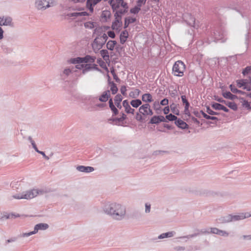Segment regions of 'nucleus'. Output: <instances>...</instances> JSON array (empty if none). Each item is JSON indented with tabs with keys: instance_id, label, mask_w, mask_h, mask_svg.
<instances>
[{
	"instance_id": "obj_1",
	"label": "nucleus",
	"mask_w": 251,
	"mask_h": 251,
	"mask_svg": "<svg viewBox=\"0 0 251 251\" xmlns=\"http://www.w3.org/2000/svg\"><path fill=\"white\" fill-rule=\"evenodd\" d=\"M103 210L105 213L117 220L123 219L126 212L124 206L116 202H106L103 206Z\"/></svg>"
},
{
	"instance_id": "obj_2",
	"label": "nucleus",
	"mask_w": 251,
	"mask_h": 251,
	"mask_svg": "<svg viewBox=\"0 0 251 251\" xmlns=\"http://www.w3.org/2000/svg\"><path fill=\"white\" fill-rule=\"evenodd\" d=\"M225 31L221 26H217L208 32L207 43L209 44L211 43L225 41L224 39Z\"/></svg>"
},
{
	"instance_id": "obj_3",
	"label": "nucleus",
	"mask_w": 251,
	"mask_h": 251,
	"mask_svg": "<svg viewBox=\"0 0 251 251\" xmlns=\"http://www.w3.org/2000/svg\"><path fill=\"white\" fill-rule=\"evenodd\" d=\"M108 39V36L106 34L103 33L101 36L100 37H97L94 40L93 43L95 45H92V48L94 51L97 53V50L101 49L105 44L106 42Z\"/></svg>"
},
{
	"instance_id": "obj_4",
	"label": "nucleus",
	"mask_w": 251,
	"mask_h": 251,
	"mask_svg": "<svg viewBox=\"0 0 251 251\" xmlns=\"http://www.w3.org/2000/svg\"><path fill=\"white\" fill-rule=\"evenodd\" d=\"M185 69L184 63L181 60L176 61L173 67L172 71L174 75L182 76L184 75V71Z\"/></svg>"
},
{
	"instance_id": "obj_5",
	"label": "nucleus",
	"mask_w": 251,
	"mask_h": 251,
	"mask_svg": "<svg viewBox=\"0 0 251 251\" xmlns=\"http://www.w3.org/2000/svg\"><path fill=\"white\" fill-rule=\"evenodd\" d=\"M98 97L93 96H88L82 99V102L86 106V109L88 111V108L92 106H95L97 101Z\"/></svg>"
},
{
	"instance_id": "obj_6",
	"label": "nucleus",
	"mask_w": 251,
	"mask_h": 251,
	"mask_svg": "<svg viewBox=\"0 0 251 251\" xmlns=\"http://www.w3.org/2000/svg\"><path fill=\"white\" fill-rule=\"evenodd\" d=\"M139 112L144 116H152L153 112L149 103H145L139 107Z\"/></svg>"
},
{
	"instance_id": "obj_7",
	"label": "nucleus",
	"mask_w": 251,
	"mask_h": 251,
	"mask_svg": "<svg viewBox=\"0 0 251 251\" xmlns=\"http://www.w3.org/2000/svg\"><path fill=\"white\" fill-rule=\"evenodd\" d=\"M14 26V23L12 22V19L9 16L0 17V26Z\"/></svg>"
},
{
	"instance_id": "obj_8",
	"label": "nucleus",
	"mask_w": 251,
	"mask_h": 251,
	"mask_svg": "<svg viewBox=\"0 0 251 251\" xmlns=\"http://www.w3.org/2000/svg\"><path fill=\"white\" fill-rule=\"evenodd\" d=\"M165 121V117L163 116L155 115L151 117L148 124L149 125L155 124L157 125L161 122H164Z\"/></svg>"
},
{
	"instance_id": "obj_9",
	"label": "nucleus",
	"mask_w": 251,
	"mask_h": 251,
	"mask_svg": "<svg viewBox=\"0 0 251 251\" xmlns=\"http://www.w3.org/2000/svg\"><path fill=\"white\" fill-rule=\"evenodd\" d=\"M251 215L249 213H241L238 215H232L230 214V221H237L241 220H243L247 218L251 217Z\"/></svg>"
},
{
	"instance_id": "obj_10",
	"label": "nucleus",
	"mask_w": 251,
	"mask_h": 251,
	"mask_svg": "<svg viewBox=\"0 0 251 251\" xmlns=\"http://www.w3.org/2000/svg\"><path fill=\"white\" fill-rule=\"evenodd\" d=\"M108 123L112 125H116L118 126H125L124 122L120 117H111L108 119Z\"/></svg>"
},
{
	"instance_id": "obj_11",
	"label": "nucleus",
	"mask_w": 251,
	"mask_h": 251,
	"mask_svg": "<svg viewBox=\"0 0 251 251\" xmlns=\"http://www.w3.org/2000/svg\"><path fill=\"white\" fill-rule=\"evenodd\" d=\"M76 72H77V71L76 70H74V67H72V69L69 68H66L60 74L61 78L62 80H65L70 75Z\"/></svg>"
},
{
	"instance_id": "obj_12",
	"label": "nucleus",
	"mask_w": 251,
	"mask_h": 251,
	"mask_svg": "<svg viewBox=\"0 0 251 251\" xmlns=\"http://www.w3.org/2000/svg\"><path fill=\"white\" fill-rule=\"evenodd\" d=\"M23 199H31L36 197L38 195V192L35 191V189L29 190L22 193Z\"/></svg>"
},
{
	"instance_id": "obj_13",
	"label": "nucleus",
	"mask_w": 251,
	"mask_h": 251,
	"mask_svg": "<svg viewBox=\"0 0 251 251\" xmlns=\"http://www.w3.org/2000/svg\"><path fill=\"white\" fill-rule=\"evenodd\" d=\"M9 44V41L4 38V39L2 41L0 44V47L2 50L5 53H8L11 51V49L8 47Z\"/></svg>"
},
{
	"instance_id": "obj_14",
	"label": "nucleus",
	"mask_w": 251,
	"mask_h": 251,
	"mask_svg": "<svg viewBox=\"0 0 251 251\" xmlns=\"http://www.w3.org/2000/svg\"><path fill=\"white\" fill-rule=\"evenodd\" d=\"M48 0H36L35 2L36 8L38 10H44L46 7Z\"/></svg>"
},
{
	"instance_id": "obj_15",
	"label": "nucleus",
	"mask_w": 251,
	"mask_h": 251,
	"mask_svg": "<svg viewBox=\"0 0 251 251\" xmlns=\"http://www.w3.org/2000/svg\"><path fill=\"white\" fill-rule=\"evenodd\" d=\"M76 169L79 172L85 173H89L95 170L94 168L93 167L83 165H78L76 166Z\"/></svg>"
},
{
	"instance_id": "obj_16",
	"label": "nucleus",
	"mask_w": 251,
	"mask_h": 251,
	"mask_svg": "<svg viewBox=\"0 0 251 251\" xmlns=\"http://www.w3.org/2000/svg\"><path fill=\"white\" fill-rule=\"evenodd\" d=\"M175 125L181 129H186L189 127V125L180 118H177L175 122Z\"/></svg>"
},
{
	"instance_id": "obj_17",
	"label": "nucleus",
	"mask_w": 251,
	"mask_h": 251,
	"mask_svg": "<svg viewBox=\"0 0 251 251\" xmlns=\"http://www.w3.org/2000/svg\"><path fill=\"white\" fill-rule=\"evenodd\" d=\"M122 25V21L114 20L112 23L111 28L113 30L116 31L117 33H119L121 31Z\"/></svg>"
},
{
	"instance_id": "obj_18",
	"label": "nucleus",
	"mask_w": 251,
	"mask_h": 251,
	"mask_svg": "<svg viewBox=\"0 0 251 251\" xmlns=\"http://www.w3.org/2000/svg\"><path fill=\"white\" fill-rule=\"evenodd\" d=\"M107 77L108 83V85L110 86V91L111 92V93L112 95H115L117 93L118 91L117 85L113 81H111V77L108 74Z\"/></svg>"
},
{
	"instance_id": "obj_19",
	"label": "nucleus",
	"mask_w": 251,
	"mask_h": 251,
	"mask_svg": "<svg viewBox=\"0 0 251 251\" xmlns=\"http://www.w3.org/2000/svg\"><path fill=\"white\" fill-rule=\"evenodd\" d=\"M122 104L123 107L125 108V112L127 114H134L135 109L131 107L129 104L128 100H123Z\"/></svg>"
},
{
	"instance_id": "obj_20",
	"label": "nucleus",
	"mask_w": 251,
	"mask_h": 251,
	"mask_svg": "<svg viewBox=\"0 0 251 251\" xmlns=\"http://www.w3.org/2000/svg\"><path fill=\"white\" fill-rule=\"evenodd\" d=\"M110 98V91L109 90H106L104 91L101 95L99 97V100L100 102H105Z\"/></svg>"
},
{
	"instance_id": "obj_21",
	"label": "nucleus",
	"mask_w": 251,
	"mask_h": 251,
	"mask_svg": "<svg viewBox=\"0 0 251 251\" xmlns=\"http://www.w3.org/2000/svg\"><path fill=\"white\" fill-rule=\"evenodd\" d=\"M111 13L109 10H104L101 12L100 18L103 22H107L111 17Z\"/></svg>"
},
{
	"instance_id": "obj_22",
	"label": "nucleus",
	"mask_w": 251,
	"mask_h": 251,
	"mask_svg": "<svg viewBox=\"0 0 251 251\" xmlns=\"http://www.w3.org/2000/svg\"><path fill=\"white\" fill-rule=\"evenodd\" d=\"M222 95L224 98L232 100H234V99H239V97L235 95L231 94L230 92L227 91L224 92L223 90Z\"/></svg>"
},
{
	"instance_id": "obj_23",
	"label": "nucleus",
	"mask_w": 251,
	"mask_h": 251,
	"mask_svg": "<svg viewBox=\"0 0 251 251\" xmlns=\"http://www.w3.org/2000/svg\"><path fill=\"white\" fill-rule=\"evenodd\" d=\"M136 20V18L130 16L125 18L124 28H127L130 24L135 23Z\"/></svg>"
},
{
	"instance_id": "obj_24",
	"label": "nucleus",
	"mask_w": 251,
	"mask_h": 251,
	"mask_svg": "<svg viewBox=\"0 0 251 251\" xmlns=\"http://www.w3.org/2000/svg\"><path fill=\"white\" fill-rule=\"evenodd\" d=\"M237 86L239 88H243L247 84L251 83L250 80L247 79H239L236 80Z\"/></svg>"
},
{
	"instance_id": "obj_25",
	"label": "nucleus",
	"mask_w": 251,
	"mask_h": 251,
	"mask_svg": "<svg viewBox=\"0 0 251 251\" xmlns=\"http://www.w3.org/2000/svg\"><path fill=\"white\" fill-rule=\"evenodd\" d=\"M239 100H241L242 102V106L249 111H251V102H249L244 98L239 97Z\"/></svg>"
},
{
	"instance_id": "obj_26",
	"label": "nucleus",
	"mask_w": 251,
	"mask_h": 251,
	"mask_svg": "<svg viewBox=\"0 0 251 251\" xmlns=\"http://www.w3.org/2000/svg\"><path fill=\"white\" fill-rule=\"evenodd\" d=\"M123 98L122 95L120 94H117L114 97V102L115 105L119 109H121L122 108V106L121 104V101H122Z\"/></svg>"
},
{
	"instance_id": "obj_27",
	"label": "nucleus",
	"mask_w": 251,
	"mask_h": 251,
	"mask_svg": "<svg viewBox=\"0 0 251 251\" xmlns=\"http://www.w3.org/2000/svg\"><path fill=\"white\" fill-rule=\"evenodd\" d=\"M49 227V226L48 224L46 223H39L36 224L34 227V229L36 231V233L38 232L39 230H45L48 229Z\"/></svg>"
},
{
	"instance_id": "obj_28",
	"label": "nucleus",
	"mask_w": 251,
	"mask_h": 251,
	"mask_svg": "<svg viewBox=\"0 0 251 251\" xmlns=\"http://www.w3.org/2000/svg\"><path fill=\"white\" fill-rule=\"evenodd\" d=\"M128 38V33L127 30L122 31L120 35V42L121 44H124Z\"/></svg>"
},
{
	"instance_id": "obj_29",
	"label": "nucleus",
	"mask_w": 251,
	"mask_h": 251,
	"mask_svg": "<svg viewBox=\"0 0 251 251\" xmlns=\"http://www.w3.org/2000/svg\"><path fill=\"white\" fill-rule=\"evenodd\" d=\"M90 14L86 11H82L79 12H72L67 14V16L68 17H77L78 16H90Z\"/></svg>"
},
{
	"instance_id": "obj_30",
	"label": "nucleus",
	"mask_w": 251,
	"mask_h": 251,
	"mask_svg": "<svg viewBox=\"0 0 251 251\" xmlns=\"http://www.w3.org/2000/svg\"><path fill=\"white\" fill-rule=\"evenodd\" d=\"M141 100L146 102V103H149L152 102L153 101V99H152V95L150 93H147L142 96Z\"/></svg>"
},
{
	"instance_id": "obj_31",
	"label": "nucleus",
	"mask_w": 251,
	"mask_h": 251,
	"mask_svg": "<svg viewBox=\"0 0 251 251\" xmlns=\"http://www.w3.org/2000/svg\"><path fill=\"white\" fill-rule=\"evenodd\" d=\"M100 55L103 59L107 63H110L109 53L107 50L102 49L100 50Z\"/></svg>"
},
{
	"instance_id": "obj_32",
	"label": "nucleus",
	"mask_w": 251,
	"mask_h": 251,
	"mask_svg": "<svg viewBox=\"0 0 251 251\" xmlns=\"http://www.w3.org/2000/svg\"><path fill=\"white\" fill-rule=\"evenodd\" d=\"M82 63H90V64L94 63L96 60V57L95 56H91L90 55H86L84 57H82Z\"/></svg>"
},
{
	"instance_id": "obj_33",
	"label": "nucleus",
	"mask_w": 251,
	"mask_h": 251,
	"mask_svg": "<svg viewBox=\"0 0 251 251\" xmlns=\"http://www.w3.org/2000/svg\"><path fill=\"white\" fill-rule=\"evenodd\" d=\"M176 232L174 231H171L165 233H163L158 236V239H162L164 238L172 237H173L176 234Z\"/></svg>"
},
{
	"instance_id": "obj_34",
	"label": "nucleus",
	"mask_w": 251,
	"mask_h": 251,
	"mask_svg": "<svg viewBox=\"0 0 251 251\" xmlns=\"http://www.w3.org/2000/svg\"><path fill=\"white\" fill-rule=\"evenodd\" d=\"M117 44L115 40H109L106 43V48L107 50L113 51Z\"/></svg>"
},
{
	"instance_id": "obj_35",
	"label": "nucleus",
	"mask_w": 251,
	"mask_h": 251,
	"mask_svg": "<svg viewBox=\"0 0 251 251\" xmlns=\"http://www.w3.org/2000/svg\"><path fill=\"white\" fill-rule=\"evenodd\" d=\"M230 214H228L225 216L221 217L217 219L218 222L220 224H225L231 222L230 221Z\"/></svg>"
},
{
	"instance_id": "obj_36",
	"label": "nucleus",
	"mask_w": 251,
	"mask_h": 251,
	"mask_svg": "<svg viewBox=\"0 0 251 251\" xmlns=\"http://www.w3.org/2000/svg\"><path fill=\"white\" fill-rule=\"evenodd\" d=\"M161 104L157 100L155 101L153 103V109L155 111V113L157 114H161L162 111V109L160 106Z\"/></svg>"
},
{
	"instance_id": "obj_37",
	"label": "nucleus",
	"mask_w": 251,
	"mask_h": 251,
	"mask_svg": "<svg viewBox=\"0 0 251 251\" xmlns=\"http://www.w3.org/2000/svg\"><path fill=\"white\" fill-rule=\"evenodd\" d=\"M82 57H76L75 58H71L68 60L70 64H76L82 63Z\"/></svg>"
},
{
	"instance_id": "obj_38",
	"label": "nucleus",
	"mask_w": 251,
	"mask_h": 251,
	"mask_svg": "<svg viewBox=\"0 0 251 251\" xmlns=\"http://www.w3.org/2000/svg\"><path fill=\"white\" fill-rule=\"evenodd\" d=\"M165 117V121H164V123H168L169 122H172L174 121L175 123L176 122V121L177 117L175 116V115H173L172 113H170L168 115H167Z\"/></svg>"
},
{
	"instance_id": "obj_39",
	"label": "nucleus",
	"mask_w": 251,
	"mask_h": 251,
	"mask_svg": "<svg viewBox=\"0 0 251 251\" xmlns=\"http://www.w3.org/2000/svg\"><path fill=\"white\" fill-rule=\"evenodd\" d=\"M130 103L132 107L134 108H137L142 104V102L141 100L139 99H136L131 100L130 102Z\"/></svg>"
},
{
	"instance_id": "obj_40",
	"label": "nucleus",
	"mask_w": 251,
	"mask_h": 251,
	"mask_svg": "<svg viewBox=\"0 0 251 251\" xmlns=\"http://www.w3.org/2000/svg\"><path fill=\"white\" fill-rule=\"evenodd\" d=\"M97 63L100 66L107 72H108V69L104 62L101 58H98L97 60Z\"/></svg>"
},
{
	"instance_id": "obj_41",
	"label": "nucleus",
	"mask_w": 251,
	"mask_h": 251,
	"mask_svg": "<svg viewBox=\"0 0 251 251\" xmlns=\"http://www.w3.org/2000/svg\"><path fill=\"white\" fill-rule=\"evenodd\" d=\"M97 25V24L96 22H92V21H88L87 22H85L84 24V26L86 28L88 29H93L96 27Z\"/></svg>"
},
{
	"instance_id": "obj_42",
	"label": "nucleus",
	"mask_w": 251,
	"mask_h": 251,
	"mask_svg": "<svg viewBox=\"0 0 251 251\" xmlns=\"http://www.w3.org/2000/svg\"><path fill=\"white\" fill-rule=\"evenodd\" d=\"M96 5L94 4L91 0H87L86 7L89 10V11L92 13L94 12V7Z\"/></svg>"
},
{
	"instance_id": "obj_43",
	"label": "nucleus",
	"mask_w": 251,
	"mask_h": 251,
	"mask_svg": "<svg viewBox=\"0 0 251 251\" xmlns=\"http://www.w3.org/2000/svg\"><path fill=\"white\" fill-rule=\"evenodd\" d=\"M170 108L172 112L176 115L179 116L180 115L179 110L177 108V105L174 103H173L170 105Z\"/></svg>"
},
{
	"instance_id": "obj_44",
	"label": "nucleus",
	"mask_w": 251,
	"mask_h": 251,
	"mask_svg": "<svg viewBox=\"0 0 251 251\" xmlns=\"http://www.w3.org/2000/svg\"><path fill=\"white\" fill-rule=\"evenodd\" d=\"M106 106L105 103H97L95 106H92L88 108V111H93L97 110V107L103 108Z\"/></svg>"
},
{
	"instance_id": "obj_45",
	"label": "nucleus",
	"mask_w": 251,
	"mask_h": 251,
	"mask_svg": "<svg viewBox=\"0 0 251 251\" xmlns=\"http://www.w3.org/2000/svg\"><path fill=\"white\" fill-rule=\"evenodd\" d=\"M211 106L213 109L215 110H221L223 104L220 103L212 101L211 103Z\"/></svg>"
},
{
	"instance_id": "obj_46",
	"label": "nucleus",
	"mask_w": 251,
	"mask_h": 251,
	"mask_svg": "<svg viewBox=\"0 0 251 251\" xmlns=\"http://www.w3.org/2000/svg\"><path fill=\"white\" fill-rule=\"evenodd\" d=\"M134 118L140 123H143L145 119V116H143L139 112L136 113Z\"/></svg>"
},
{
	"instance_id": "obj_47",
	"label": "nucleus",
	"mask_w": 251,
	"mask_h": 251,
	"mask_svg": "<svg viewBox=\"0 0 251 251\" xmlns=\"http://www.w3.org/2000/svg\"><path fill=\"white\" fill-rule=\"evenodd\" d=\"M108 2L110 5L113 12L117 11L116 10L118 9L120 6L119 4L115 3L114 0H110Z\"/></svg>"
},
{
	"instance_id": "obj_48",
	"label": "nucleus",
	"mask_w": 251,
	"mask_h": 251,
	"mask_svg": "<svg viewBox=\"0 0 251 251\" xmlns=\"http://www.w3.org/2000/svg\"><path fill=\"white\" fill-rule=\"evenodd\" d=\"M244 76H246L251 74V65L248 66L244 68L242 72Z\"/></svg>"
},
{
	"instance_id": "obj_49",
	"label": "nucleus",
	"mask_w": 251,
	"mask_h": 251,
	"mask_svg": "<svg viewBox=\"0 0 251 251\" xmlns=\"http://www.w3.org/2000/svg\"><path fill=\"white\" fill-rule=\"evenodd\" d=\"M141 8L136 5L134 7L130 9L129 12L131 14L136 15L138 14Z\"/></svg>"
},
{
	"instance_id": "obj_50",
	"label": "nucleus",
	"mask_w": 251,
	"mask_h": 251,
	"mask_svg": "<svg viewBox=\"0 0 251 251\" xmlns=\"http://www.w3.org/2000/svg\"><path fill=\"white\" fill-rule=\"evenodd\" d=\"M91 64H90V63L84 64L83 68L82 71V74H85L86 73L91 70Z\"/></svg>"
},
{
	"instance_id": "obj_51",
	"label": "nucleus",
	"mask_w": 251,
	"mask_h": 251,
	"mask_svg": "<svg viewBox=\"0 0 251 251\" xmlns=\"http://www.w3.org/2000/svg\"><path fill=\"white\" fill-rule=\"evenodd\" d=\"M181 99L183 104L184 105V107H190V104L185 95H181Z\"/></svg>"
},
{
	"instance_id": "obj_52",
	"label": "nucleus",
	"mask_w": 251,
	"mask_h": 251,
	"mask_svg": "<svg viewBox=\"0 0 251 251\" xmlns=\"http://www.w3.org/2000/svg\"><path fill=\"white\" fill-rule=\"evenodd\" d=\"M206 112L210 115H219L220 114V113L215 112L213 110H212L209 106H206Z\"/></svg>"
},
{
	"instance_id": "obj_53",
	"label": "nucleus",
	"mask_w": 251,
	"mask_h": 251,
	"mask_svg": "<svg viewBox=\"0 0 251 251\" xmlns=\"http://www.w3.org/2000/svg\"><path fill=\"white\" fill-rule=\"evenodd\" d=\"M189 21L187 22V24L190 26L195 27V18L192 15L189 16Z\"/></svg>"
},
{
	"instance_id": "obj_54",
	"label": "nucleus",
	"mask_w": 251,
	"mask_h": 251,
	"mask_svg": "<svg viewBox=\"0 0 251 251\" xmlns=\"http://www.w3.org/2000/svg\"><path fill=\"white\" fill-rule=\"evenodd\" d=\"M140 92L141 91L139 89H136L135 90V92H130V93H129V96L133 98H136L139 95Z\"/></svg>"
},
{
	"instance_id": "obj_55",
	"label": "nucleus",
	"mask_w": 251,
	"mask_h": 251,
	"mask_svg": "<svg viewBox=\"0 0 251 251\" xmlns=\"http://www.w3.org/2000/svg\"><path fill=\"white\" fill-rule=\"evenodd\" d=\"M35 191L38 192V195L43 194L44 193H47L50 192H52L50 188H45L39 190L35 189Z\"/></svg>"
},
{
	"instance_id": "obj_56",
	"label": "nucleus",
	"mask_w": 251,
	"mask_h": 251,
	"mask_svg": "<svg viewBox=\"0 0 251 251\" xmlns=\"http://www.w3.org/2000/svg\"><path fill=\"white\" fill-rule=\"evenodd\" d=\"M103 32L102 27L101 26H98L94 29V33L98 35V37L101 36V34Z\"/></svg>"
},
{
	"instance_id": "obj_57",
	"label": "nucleus",
	"mask_w": 251,
	"mask_h": 251,
	"mask_svg": "<svg viewBox=\"0 0 251 251\" xmlns=\"http://www.w3.org/2000/svg\"><path fill=\"white\" fill-rule=\"evenodd\" d=\"M210 233L220 235V231H221V229H219V228H216V227H211L210 228Z\"/></svg>"
},
{
	"instance_id": "obj_58",
	"label": "nucleus",
	"mask_w": 251,
	"mask_h": 251,
	"mask_svg": "<svg viewBox=\"0 0 251 251\" xmlns=\"http://www.w3.org/2000/svg\"><path fill=\"white\" fill-rule=\"evenodd\" d=\"M110 109L112 113V117L117 115L119 113V111L118 110V108L116 106H115Z\"/></svg>"
},
{
	"instance_id": "obj_59",
	"label": "nucleus",
	"mask_w": 251,
	"mask_h": 251,
	"mask_svg": "<svg viewBox=\"0 0 251 251\" xmlns=\"http://www.w3.org/2000/svg\"><path fill=\"white\" fill-rule=\"evenodd\" d=\"M114 16L115 17L114 20L122 21L123 15L118 10L115 11Z\"/></svg>"
},
{
	"instance_id": "obj_60",
	"label": "nucleus",
	"mask_w": 251,
	"mask_h": 251,
	"mask_svg": "<svg viewBox=\"0 0 251 251\" xmlns=\"http://www.w3.org/2000/svg\"><path fill=\"white\" fill-rule=\"evenodd\" d=\"M228 107L233 111H237L238 110V106L237 104L234 101H231L230 102Z\"/></svg>"
},
{
	"instance_id": "obj_61",
	"label": "nucleus",
	"mask_w": 251,
	"mask_h": 251,
	"mask_svg": "<svg viewBox=\"0 0 251 251\" xmlns=\"http://www.w3.org/2000/svg\"><path fill=\"white\" fill-rule=\"evenodd\" d=\"M196 230L200 232V234L201 233L203 234H207L210 233V231H209L206 228H203L201 229H196Z\"/></svg>"
},
{
	"instance_id": "obj_62",
	"label": "nucleus",
	"mask_w": 251,
	"mask_h": 251,
	"mask_svg": "<svg viewBox=\"0 0 251 251\" xmlns=\"http://www.w3.org/2000/svg\"><path fill=\"white\" fill-rule=\"evenodd\" d=\"M159 103L161 104V105L166 106L168 105L169 100L167 98H164L160 101Z\"/></svg>"
},
{
	"instance_id": "obj_63",
	"label": "nucleus",
	"mask_w": 251,
	"mask_h": 251,
	"mask_svg": "<svg viewBox=\"0 0 251 251\" xmlns=\"http://www.w3.org/2000/svg\"><path fill=\"white\" fill-rule=\"evenodd\" d=\"M147 0H137L136 1V5L141 8L143 5H145Z\"/></svg>"
},
{
	"instance_id": "obj_64",
	"label": "nucleus",
	"mask_w": 251,
	"mask_h": 251,
	"mask_svg": "<svg viewBox=\"0 0 251 251\" xmlns=\"http://www.w3.org/2000/svg\"><path fill=\"white\" fill-rule=\"evenodd\" d=\"M55 5V2L53 0H48L46 7L49 8Z\"/></svg>"
}]
</instances>
